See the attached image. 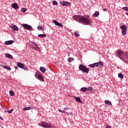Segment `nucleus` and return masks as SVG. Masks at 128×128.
I'll list each match as a JSON object with an SVG mask.
<instances>
[{"instance_id":"1","label":"nucleus","mask_w":128,"mask_h":128,"mask_svg":"<svg viewBox=\"0 0 128 128\" xmlns=\"http://www.w3.org/2000/svg\"><path fill=\"white\" fill-rule=\"evenodd\" d=\"M74 20L76 22H78L80 24H85L86 26H92V20L88 18H84V16L80 15L74 16H73Z\"/></svg>"},{"instance_id":"2","label":"nucleus","mask_w":128,"mask_h":128,"mask_svg":"<svg viewBox=\"0 0 128 128\" xmlns=\"http://www.w3.org/2000/svg\"><path fill=\"white\" fill-rule=\"evenodd\" d=\"M116 56H118L121 60L128 64V52H124L122 50H116L115 52Z\"/></svg>"},{"instance_id":"3","label":"nucleus","mask_w":128,"mask_h":128,"mask_svg":"<svg viewBox=\"0 0 128 128\" xmlns=\"http://www.w3.org/2000/svg\"><path fill=\"white\" fill-rule=\"evenodd\" d=\"M79 70H81V72H86V74H88L90 72V68H87L86 66L80 64L78 66Z\"/></svg>"},{"instance_id":"4","label":"nucleus","mask_w":128,"mask_h":128,"mask_svg":"<svg viewBox=\"0 0 128 128\" xmlns=\"http://www.w3.org/2000/svg\"><path fill=\"white\" fill-rule=\"evenodd\" d=\"M40 126H42V128H52V125L50 124V123H46L44 122H42L40 124H38Z\"/></svg>"},{"instance_id":"5","label":"nucleus","mask_w":128,"mask_h":128,"mask_svg":"<svg viewBox=\"0 0 128 128\" xmlns=\"http://www.w3.org/2000/svg\"><path fill=\"white\" fill-rule=\"evenodd\" d=\"M35 78H38L40 82H44V79L42 77V74L40 72H36L35 73Z\"/></svg>"},{"instance_id":"6","label":"nucleus","mask_w":128,"mask_h":128,"mask_svg":"<svg viewBox=\"0 0 128 128\" xmlns=\"http://www.w3.org/2000/svg\"><path fill=\"white\" fill-rule=\"evenodd\" d=\"M16 64L18 68H22V70H28V68L26 66H24V65L22 63L18 62Z\"/></svg>"},{"instance_id":"7","label":"nucleus","mask_w":128,"mask_h":128,"mask_svg":"<svg viewBox=\"0 0 128 128\" xmlns=\"http://www.w3.org/2000/svg\"><path fill=\"white\" fill-rule=\"evenodd\" d=\"M120 28L122 30V36L126 34V25H122L120 26Z\"/></svg>"},{"instance_id":"8","label":"nucleus","mask_w":128,"mask_h":128,"mask_svg":"<svg viewBox=\"0 0 128 128\" xmlns=\"http://www.w3.org/2000/svg\"><path fill=\"white\" fill-rule=\"evenodd\" d=\"M60 4L63 6H71L70 2L67 1L60 2Z\"/></svg>"},{"instance_id":"9","label":"nucleus","mask_w":128,"mask_h":128,"mask_svg":"<svg viewBox=\"0 0 128 128\" xmlns=\"http://www.w3.org/2000/svg\"><path fill=\"white\" fill-rule=\"evenodd\" d=\"M24 30H32V27L30 25L28 24H23L22 25Z\"/></svg>"},{"instance_id":"10","label":"nucleus","mask_w":128,"mask_h":128,"mask_svg":"<svg viewBox=\"0 0 128 128\" xmlns=\"http://www.w3.org/2000/svg\"><path fill=\"white\" fill-rule=\"evenodd\" d=\"M53 22L56 26H60V28H62V26H64L62 24L58 22L56 20H53Z\"/></svg>"},{"instance_id":"11","label":"nucleus","mask_w":128,"mask_h":128,"mask_svg":"<svg viewBox=\"0 0 128 128\" xmlns=\"http://www.w3.org/2000/svg\"><path fill=\"white\" fill-rule=\"evenodd\" d=\"M10 28L12 30H16V32L18 31V28L14 24L10 25Z\"/></svg>"},{"instance_id":"12","label":"nucleus","mask_w":128,"mask_h":128,"mask_svg":"<svg viewBox=\"0 0 128 128\" xmlns=\"http://www.w3.org/2000/svg\"><path fill=\"white\" fill-rule=\"evenodd\" d=\"M12 6L14 10H18V5L16 3H14L12 4Z\"/></svg>"},{"instance_id":"13","label":"nucleus","mask_w":128,"mask_h":128,"mask_svg":"<svg viewBox=\"0 0 128 128\" xmlns=\"http://www.w3.org/2000/svg\"><path fill=\"white\" fill-rule=\"evenodd\" d=\"M4 44L6 46H8L10 44H14V40H8V41H6Z\"/></svg>"},{"instance_id":"14","label":"nucleus","mask_w":128,"mask_h":128,"mask_svg":"<svg viewBox=\"0 0 128 128\" xmlns=\"http://www.w3.org/2000/svg\"><path fill=\"white\" fill-rule=\"evenodd\" d=\"M34 110V107L29 106L28 107H25L23 108V110Z\"/></svg>"},{"instance_id":"15","label":"nucleus","mask_w":128,"mask_h":128,"mask_svg":"<svg viewBox=\"0 0 128 128\" xmlns=\"http://www.w3.org/2000/svg\"><path fill=\"white\" fill-rule=\"evenodd\" d=\"M104 104L107 106H112V102L108 100H105L104 102Z\"/></svg>"},{"instance_id":"16","label":"nucleus","mask_w":128,"mask_h":128,"mask_svg":"<svg viewBox=\"0 0 128 128\" xmlns=\"http://www.w3.org/2000/svg\"><path fill=\"white\" fill-rule=\"evenodd\" d=\"M74 98L76 102H80V104H82V101L80 100V97H75Z\"/></svg>"},{"instance_id":"17","label":"nucleus","mask_w":128,"mask_h":128,"mask_svg":"<svg viewBox=\"0 0 128 128\" xmlns=\"http://www.w3.org/2000/svg\"><path fill=\"white\" fill-rule=\"evenodd\" d=\"M100 16V12L98 11H96L94 14H93V16L94 18H98Z\"/></svg>"},{"instance_id":"18","label":"nucleus","mask_w":128,"mask_h":128,"mask_svg":"<svg viewBox=\"0 0 128 128\" xmlns=\"http://www.w3.org/2000/svg\"><path fill=\"white\" fill-rule=\"evenodd\" d=\"M88 66H90V68H94V66L98 67V64H96V62L93 64H90L88 65Z\"/></svg>"},{"instance_id":"19","label":"nucleus","mask_w":128,"mask_h":128,"mask_svg":"<svg viewBox=\"0 0 128 128\" xmlns=\"http://www.w3.org/2000/svg\"><path fill=\"white\" fill-rule=\"evenodd\" d=\"M96 64H98V66H104V62L100 61L98 62H96Z\"/></svg>"},{"instance_id":"20","label":"nucleus","mask_w":128,"mask_h":128,"mask_svg":"<svg viewBox=\"0 0 128 128\" xmlns=\"http://www.w3.org/2000/svg\"><path fill=\"white\" fill-rule=\"evenodd\" d=\"M40 71L42 72V74H44V72H46V68H44L42 66L40 67Z\"/></svg>"},{"instance_id":"21","label":"nucleus","mask_w":128,"mask_h":128,"mask_svg":"<svg viewBox=\"0 0 128 128\" xmlns=\"http://www.w3.org/2000/svg\"><path fill=\"white\" fill-rule=\"evenodd\" d=\"M4 68H6V70H12V68L10 67V66H3Z\"/></svg>"},{"instance_id":"22","label":"nucleus","mask_w":128,"mask_h":128,"mask_svg":"<svg viewBox=\"0 0 128 128\" xmlns=\"http://www.w3.org/2000/svg\"><path fill=\"white\" fill-rule=\"evenodd\" d=\"M87 90V88L83 87L80 88V92H86Z\"/></svg>"},{"instance_id":"23","label":"nucleus","mask_w":128,"mask_h":128,"mask_svg":"<svg viewBox=\"0 0 128 128\" xmlns=\"http://www.w3.org/2000/svg\"><path fill=\"white\" fill-rule=\"evenodd\" d=\"M6 58H12V56L10 54H6Z\"/></svg>"},{"instance_id":"24","label":"nucleus","mask_w":128,"mask_h":128,"mask_svg":"<svg viewBox=\"0 0 128 128\" xmlns=\"http://www.w3.org/2000/svg\"><path fill=\"white\" fill-rule=\"evenodd\" d=\"M39 38H46V34H39L38 35Z\"/></svg>"},{"instance_id":"25","label":"nucleus","mask_w":128,"mask_h":128,"mask_svg":"<svg viewBox=\"0 0 128 128\" xmlns=\"http://www.w3.org/2000/svg\"><path fill=\"white\" fill-rule=\"evenodd\" d=\"M9 94L11 96H14V92L12 90H10L9 92Z\"/></svg>"},{"instance_id":"26","label":"nucleus","mask_w":128,"mask_h":128,"mask_svg":"<svg viewBox=\"0 0 128 128\" xmlns=\"http://www.w3.org/2000/svg\"><path fill=\"white\" fill-rule=\"evenodd\" d=\"M26 10H28L26 9V8H22L21 10H20V12H26Z\"/></svg>"},{"instance_id":"27","label":"nucleus","mask_w":128,"mask_h":128,"mask_svg":"<svg viewBox=\"0 0 128 128\" xmlns=\"http://www.w3.org/2000/svg\"><path fill=\"white\" fill-rule=\"evenodd\" d=\"M87 90H89L90 92H92L94 90V88L92 86H88L87 88Z\"/></svg>"},{"instance_id":"28","label":"nucleus","mask_w":128,"mask_h":128,"mask_svg":"<svg viewBox=\"0 0 128 128\" xmlns=\"http://www.w3.org/2000/svg\"><path fill=\"white\" fill-rule=\"evenodd\" d=\"M68 60L69 62H74V58H69Z\"/></svg>"},{"instance_id":"29","label":"nucleus","mask_w":128,"mask_h":128,"mask_svg":"<svg viewBox=\"0 0 128 128\" xmlns=\"http://www.w3.org/2000/svg\"><path fill=\"white\" fill-rule=\"evenodd\" d=\"M118 78H124V75H122V73H119V74H118Z\"/></svg>"},{"instance_id":"30","label":"nucleus","mask_w":128,"mask_h":128,"mask_svg":"<svg viewBox=\"0 0 128 128\" xmlns=\"http://www.w3.org/2000/svg\"><path fill=\"white\" fill-rule=\"evenodd\" d=\"M52 3L54 6H58V2L56 0H54L53 2H52Z\"/></svg>"},{"instance_id":"31","label":"nucleus","mask_w":128,"mask_h":128,"mask_svg":"<svg viewBox=\"0 0 128 128\" xmlns=\"http://www.w3.org/2000/svg\"><path fill=\"white\" fill-rule=\"evenodd\" d=\"M58 112H62V114L66 113V114H68V112H66V111H64V110H58Z\"/></svg>"},{"instance_id":"32","label":"nucleus","mask_w":128,"mask_h":128,"mask_svg":"<svg viewBox=\"0 0 128 128\" xmlns=\"http://www.w3.org/2000/svg\"><path fill=\"white\" fill-rule=\"evenodd\" d=\"M74 36H77V37L80 36L79 34H78V32H74Z\"/></svg>"},{"instance_id":"33","label":"nucleus","mask_w":128,"mask_h":128,"mask_svg":"<svg viewBox=\"0 0 128 128\" xmlns=\"http://www.w3.org/2000/svg\"><path fill=\"white\" fill-rule=\"evenodd\" d=\"M122 10H126V12H128V7H123Z\"/></svg>"},{"instance_id":"34","label":"nucleus","mask_w":128,"mask_h":128,"mask_svg":"<svg viewBox=\"0 0 128 128\" xmlns=\"http://www.w3.org/2000/svg\"><path fill=\"white\" fill-rule=\"evenodd\" d=\"M8 112V114H12V110H7V112Z\"/></svg>"},{"instance_id":"35","label":"nucleus","mask_w":128,"mask_h":128,"mask_svg":"<svg viewBox=\"0 0 128 128\" xmlns=\"http://www.w3.org/2000/svg\"><path fill=\"white\" fill-rule=\"evenodd\" d=\"M38 30H42V27L41 26H38Z\"/></svg>"},{"instance_id":"36","label":"nucleus","mask_w":128,"mask_h":128,"mask_svg":"<svg viewBox=\"0 0 128 128\" xmlns=\"http://www.w3.org/2000/svg\"><path fill=\"white\" fill-rule=\"evenodd\" d=\"M106 128H111L110 126H108V125L106 126Z\"/></svg>"},{"instance_id":"37","label":"nucleus","mask_w":128,"mask_h":128,"mask_svg":"<svg viewBox=\"0 0 128 128\" xmlns=\"http://www.w3.org/2000/svg\"><path fill=\"white\" fill-rule=\"evenodd\" d=\"M103 10H104V12H108V10H106V8H104V9H103Z\"/></svg>"},{"instance_id":"38","label":"nucleus","mask_w":128,"mask_h":128,"mask_svg":"<svg viewBox=\"0 0 128 128\" xmlns=\"http://www.w3.org/2000/svg\"><path fill=\"white\" fill-rule=\"evenodd\" d=\"M18 66H15V69L16 70H18Z\"/></svg>"},{"instance_id":"39","label":"nucleus","mask_w":128,"mask_h":128,"mask_svg":"<svg viewBox=\"0 0 128 128\" xmlns=\"http://www.w3.org/2000/svg\"><path fill=\"white\" fill-rule=\"evenodd\" d=\"M68 108H64V110H68Z\"/></svg>"},{"instance_id":"40","label":"nucleus","mask_w":128,"mask_h":128,"mask_svg":"<svg viewBox=\"0 0 128 128\" xmlns=\"http://www.w3.org/2000/svg\"><path fill=\"white\" fill-rule=\"evenodd\" d=\"M0 120H4V118H2V117H0Z\"/></svg>"},{"instance_id":"41","label":"nucleus","mask_w":128,"mask_h":128,"mask_svg":"<svg viewBox=\"0 0 128 128\" xmlns=\"http://www.w3.org/2000/svg\"><path fill=\"white\" fill-rule=\"evenodd\" d=\"M8 112V111H5V112Z\"/></svg>"}]
</instances>
